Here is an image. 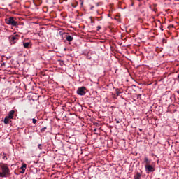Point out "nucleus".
I'll return each instance as SVG.
<instances>
[{"label":"nucleus","mask_w":179,"mask_h":179,"mask_svg":"<svg viewBox=\"0 0 179 179\" xmlns=\"http://www.w3.org/2000/svg\"><path fill=\"white\" fill-rule=\"evenodd\" d=\"M10 176V169L6 164H0V178H5Z\"/></svg>","instance_id":"obj_1"},{"label":"nucleus","mask_w":179,"mask_h":179,"mask_svg":"<svg viewBox=\"0 0 179 179\" xmlns=\"http://www.w3.org/2000/svg\"><path fill=\"white\" fill-rule=\"evenodd\" d=\"M8 39L11 45L16 44L19 41V35H11L9 36Z\"/></svg>","instance_id":"obj_2"},{"label":"nucleus","mask_w":179,"mask_h":179,"mask_svg":"<svg viewBox=\"0 0 179 179\" xmlns=\"http://www.w3.org/2000/svg\"><path fill=\"white\" fill-rule=\"evenodd\" d=\"M6 23L10 24V26H17V22L15 21V17H10L6 20Z\"/></svg>","instance_id":"obj_3"},{"label":"nucleus","mask_w":179,"mask_h":179,"mask_svg":"<svg viewBox=\"0 0 179 179\" xmlns=\"http://www.w3.org/2000/svg\"><path fill=\"white\" fill-rule=\"evenodd\" d=\"M77 94L79 96H85L86 94V87H80L77 90Z\"/></svg>","instance_id":"obj_4"},{"label":"nucleus","mask_w":179,"mask_h":179,"mask_svg":"<svg viewBox=\"0 0 179 179\" xmlns=\"http://www.w3.org/2000/svg\"><path fill=\"white\" fill-rule=\"evenodd\" d=\"M145 171H149L150 173H153L155 171V167L152 165H145Z\"/></svg>","instance_id":"obj_5"},{"label":"nucleus","mask_w":179,"mask_h":179,"mask_svg":"<svg viewBox=\"0 0 179 179\" xmlns=\"http://www.w3.org/2000/svg\"><path fill=\"white\" fill-rule=\"evenodd\" d=\"M33 44L31 43V42H24L23 43V46H24V48H31Z\"/></svg>","instance_id":"obj_6"},{"label":"nucleus","mask_w":179,"mask_h":179,"mask_svg":"<svg viewBox=\"0 0 179 179\" xmlns=\"http://www.w3.org/2000/svg\"><path fill=\"white\" fill-rule=\"evenodd\" d=\"M143 163L145 164V166H149L150 165V159H149L148 157H145Z\"/></svg>","instance_id":"obj_7"},{"label":"nucleus","mask_w":179,"mask_h":179,"mask_svg":"<svg viewBox=\"0 0 179 179\" xmlns=\"http://www.w3.org/2000/svg\"><path fill=\"white\" fill-rule=\"evenodd\" d=\"M14 114H15V110H10V111L8 113L7 117H8V118H10L11 120H13V115H14Z\"/></svg>","instance_id":"obj_8"},{"label":"nucleus","mask_w":179,"mask_h":179,"mask_svg":"<svg viewBox=\"0 0 179 179\" xmlns=\"http://www.w3.org/2000/svg\"><path fill=\"white\" fill-rule=\"evenodd\" d=\"M26 167H27V165L26 164H23L20 168L22 169L20 171L21 174H24V172L26 171Z\"/></svg>","instance_id":"obj_9"},{"label":"nucleus","mask_w":179,"mask_h":179,"mask_svg":"<svg viewBox=\"0 0 179 179\" xmlns=\"http://www.w3.org/2000/svg\"><path fill=\"white\" fill-rule=\"evenodd\" d=\"M10 120H12V119L8 116H6V117L4 118V121H3L4 124H9Z\"/></svg>","instance_id":"obj_10"},{"label":"nucleus","mask_w":179,"mask_h":179,"mask_svg":"<svg viewBox=\"0 0 179 179\" xmlns=\"http://www.w3.org/2000/svg\"><path fill=\"white\" fill-rule=\"evenodd\" d=\"M141 176L142 174H141V173L137 172L134 176V179H141Z\"/></svg>","instance_id":"obj_11"},{"label":"nucleus","mask_w":179,"mask_h":179,"mask_svg":"<svg viewBox=\"0 0 179 179\" xmlns=\"http://www.w3.org/2000/svg\"><path fill=\"white\" fill-rule=\"evenodd\" d=\"M66 39L67 41L71 42L73 40V37H72L71 35L66 36Z\"/></svg>","instance_id":"obj_12"},{"label":"nucleus","mask_w":179,"mask_h":179,"mask_svg":"<svg viewBox=\"0 0 179 179\" xmlns=\"http://www.w3.org/2000/svg\"><path fill=\"white\" fill-rule=\"evenodd\" d=\"M45 129H47V127H44L41 129V132H45Z\"/></svg>","instance_id":"obj_13"},{"label":"nucleus","mask_w":179,"mask_h":179,"mask_svg":"<svg viewBox=\"0 0 179 179\" xmlns=\"http://www.w3.org/2000/svg\"><path fill=\"white\" fill-rule=\"evenodd\" d=\"M32 122H33V124H36V122H37V120L36 118H33Z\"/></svg>","instance_id":"obj_14"},{"label":"nucleus","mask_w":179,"mask_h":179,"mask_svg":"<svg viewBox=\"0 0 179 179\" xmlns=\"http://www.w3.org/2000/svg\"><path fill=\"white\" fill-rule=\"evenodd\" d=\"M119 94H121V92L116 90V96H118Z\"/></svg>","instance_id":"obj_15"},{"label":"nucleus","mask_w":179,"mask_h":179,"mask_svg":"<svg viewBox=\"0 0 179 179\" xmlns=\"http://www.w3.org/2000/svg\"><path fill=\"white\" fill-rule=\"evenodd\" d=\"M101 29V27L100 25H99L97 27V31H99Z\"/></svg>","instance_id":"obj_16"},{"label":"nucleus","mask_w":179,"mask_h":179,"mask_svg":"<svg viewBox=\"0 0 179 179\" xmlns=\"http://www.w3.org/2000/svg\"><path fill=\"white\" fill-rule=\"evenodd\" d=\"M41 144H39L38 145V149H40L41 150V149H43L42 148H41Z\"/></svg>","instance_id":"obj_17"},{"label":"nucleus","mask_w":179,"mask_h":179,"mask_svg":"<svg viewBox=\"0 0 179 179\" xmlns=\"http://www.w3.org/2000/svg\"><path fill=\"white\" fill-rule=\"evenodd\" d=\"M4 156L3 157V159H6V160H8V158L6 157V155L5 154H3Z\"/></svg>","instance_id":"obj_18"},{"label":"nucleus","mask_w":179,"mask_h":179,"mask_svg":"<svg viewBox=\"0 0 179 179\" xmlns=\"http://www.w3.org/2000/svg\"><path fill=\"white\" fill-rule=\"evenodd\" d=\"M93 9H94V6H91V7H90V10H93Z\"/></svg>","instance_id":"obj_19"},{"label":"nucleus","mask_w":179,"mask_h":179,"mask_svg":"<svg viewBox=\"0 0 179 179\" xmlns=\"http://www.w3.org/2000/svg\"><path fill=\"white\" fill-rule=\"evenodd\" d=\"M115 121H116V124H120V120H117V119H115Z\"/></svg>","instance_id":"obj_20"},{"label":"nucleus","mask_w":179,"mask_h":179,"mask_svg":"<svg viewBox=\"0 0 179 179\" xmlns=\"http://www.w3.org/2000/svg\"><path fill=\"white\" fill-rule=\"evenodd\" d=\"M139 97H141V94H138V95L137 96V99H139Z\"/></svg>","instance_id":"obj_21"},{"label":"nucleus","mask_w":179,"mask_h":179,"mask_svg":"<svg viewBox=\"0 0 179 179\" xmlns=\"http://www.w3.org/2000/svg\"><path fill=\"white\" fill-rule=\"evenodd\" d=\"M91 23H94V21H93V20H91Z\"/></svg>","instance_id":"obj_22"},{"label":"nucleus","mask_w":179,"mask_h":179,"mask_svg":"<svg viewBox=\"0 0 179 179\" xmlns=\"http://www.w3.org/2000/svg\"><path fill=\"white\" fill-rule=\"evenodd\" d=\"M94 132H96L97 131V129H94Z\"/></svg>","instance_id":"obj_23"},{"label":"nucleus","mask_w":179,"mask_h":179,"mask_svg":"<svg viewBox=\"0 0 179 179\" xmlns=\"http://www.w3.org/2000/svg\"><path fill=\"white\" fill-rule=\"evenodd\" d=\"M140 132H142V129H139Z\"/></svg>","instance_id":"obj_24"},{"label":"nucleus","mask_w":179,"mask_h":179,"mask_svg":"<svg viewBox=\"0 0 179 179\" xmlns=\"http://www.w3.org/2000/svg\"><path fill=\"white\" fill-rule=\"evenodd\" d=\"M81 5H83V1L81 2Z\"/></svg>","instance_id":"obj_25"},{"label":"nucleus","mask_w":179,"mask_h":179,"mask_svg":"<svg viewBox=\"0 0 179 179\" xmlns=\"http://www.w3.org/2000/svg\"><path fill=\"white\" fill-rule=\"evenodd\" d=\"M178 79H179V74H178Z\"/></svg>","instance_id":"obj_26"},{"label":"nucleus","mask_w":179,"mask_h":179,"mask_svg":"<svg viewBox=\"0 0 179 179\" xmlns=\"http://www.w3.org/2000/svg\"><path fill=\"white\" fill-rule=\"evenodd\" d=\"M5 64V63H3V65H4Z\"/></svg>","instance_id":"obj_27"},{"label":"nucleus","mask_w":179,"mask_h":179,"mask_svg":"<svg viewBox=\"0 0 179 179\" xmlns=\"http://www.w3.org/2000/svg\"><path fill=\"white\" fill-rule=\"evenodd\" d=\"M138 1H141V0H138Z\"/></svg>","instance_id":"obj_28"}]
</instances>
